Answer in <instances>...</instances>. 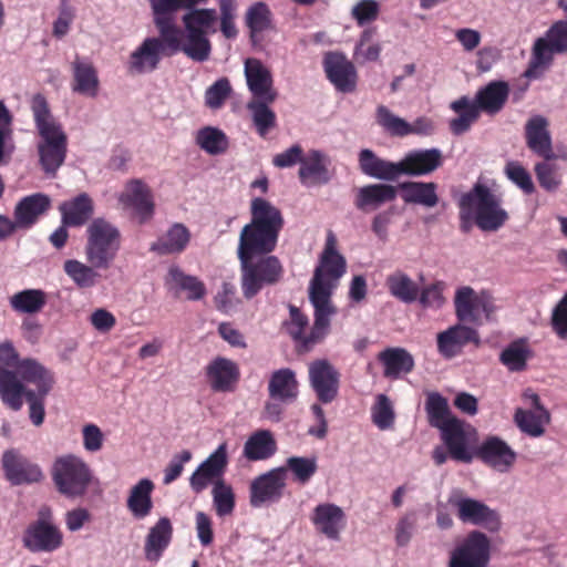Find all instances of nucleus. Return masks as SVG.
<instances>
[{"mask_svg": "<svg viewBox=\"0 0 567 567\" xmlns=\"http://www.w3.org/2000/svg\"><path fill=\"white\" fill-rule=\"evenodd\" d=\"M456 508L458 519L465 524L483 526L492 532L499 528V515L485 503L468 497L460 488H454L447 499Z\"/></svg>", "mask_w": 567, "mask_h": 567, "instance_id": "nucleus-9", "label": "nucleus"}, {"mask_svg": "<svg viewBox=\"0 0 567 567\" xmlns=\"http://www.w3.org/2000/svg\"><path fill=\"white\" fill-rule=\"evenodd\" d=\"M48 296L41 289H24L9 298L11 309L18 313L35 315L47 305Z\"/></svg>", "mask_w": 567, "mask_h": 567, "instance_id": "nucleus-43", "label": "nucleus"}, {"mask_svg": "<svg viewBox=\"0 0 567 567\" xmlns=\"http://www.w3.org/2000/svg\"><path fill=\"white\" fill-rule=\"evenodd\" d=\"M557 6L563 10L564 19L555 21L534 42V80L550 69L556 55L567 53V0H558Z\"/></svg>", "mask_w": 567, "mask_h": 567, "instance_id": "nucleus-7", "label": "nucleus"}, {"mask_svg": "<svg viewBox=\"0 0 567 567\" xmlns=\"http://www.w3.org/2000/svg\"><path fill=\"white\" fill-rule=\"evenodd\" d=\"M394 410L390 399L385 394H379L372 408V421L380 430H388L394 423Z\"/></svg>", "mask_w": 567, "mask_h": 567, "instance_id": "nucleus-58", "label": "nucleus"}, {"mask_svg": "<svg viewBox=\"0 0 567 567\" xmlns=\"http://www.w3.org/2000/svg\"><path fill=\"white\" fill-rule=\"evenodd\" d=\"M167 284L172 287L187 292L188 300H199L206 293L205 285L197 278L186 275L177 266H172L167 274Z\"/></svg>", "mask_w": 567, "mask_h": 567, "instance_id": "nucleus-47", "label": "nucleus"}, {"mask_svg": "<svg viewBox=\"0 0 567 567\" xmlns=\"http://www.w3.org/2000/svg\"><path fill=\"white\" fill-rule=\"evenodd\" d=\"M329 159L320 151L312 150L303 156L298 176L306 186H318L328 184L331 179L329 169Z\"/></svg>", "mask_w": 567, "mask_h": 567, "instance_id": "nucleus-25", "label": "nucleus"}, {"mask_svg": "<svg viewBox=\"0 0 567 567\" xmlns=\"http://www.w3.org/2000/svg\"><path fill=\"white\" fill-rule=\"evenodd\" d=\"M383 365V375L386 379L396 380L414 369V358L404 348H386L378 354Z\"/></svg>", "mask_w": 567, "mask_h": 567, "instance_id": "nucleus-32", "label": "nucleus"}, {"mask_svg": "<svg viewBox=\"0 0 567 567\" xmlns=\"http://www.w3.org/2000/svg\"><path fill=\"white\" fill-rule=\"evenodd\" d=\"M31 551H53L62 544V534L54 525H29L23 538Z\"/></svg>", "mask_w": 567, "mask_h": 567, "instance_id": "nucleus-27", "label": "nucleus"}, {"mask_svg": "<svg viewBox=\"0 0 567 567\" xmlns=\"http://www.w3.org/2000/svg\"><path fill=\"white\" fill-rule=\"evenodd\" d=\"M28 391L16 371L0 367V396L3 403L18 411L22 408V396Z\"/></svg>", "mask_w": 567, "mask_h": 567, "instance_id": "nucleus-40", "label": "nucleus"}, {"mask_svg": "<svg viewBox=\"0 0 567 567\" xmlns=\"http://www.w3.org/2000/svg\"><path fill=\"white\" fill-rule=\"evenodd\" d=\"M324 71L330 82L343 93L353 92L357 85V71L343 54L330 52L324 58Z\"/></svg>", "mask_w": 567, "mask_h": 567, "instance_id": "nucleus-21", "label": "nucleus"}, {"mask_svg": "<svg viewBox=\"0 0 567 567\" xmlns=\"http://www.w3.org/2000/svg\"><path fill=\"white\" fill-rule=\"evenodd\" d=\"M120 202L135 209L140 221L150 219L154 212V204L148 187L140 179L128 182L120 196Z\"/></svg>", "mask_w": 567, "mask_h": 567, "instance_id": "nucleus-26", "label": "nucleus"}, {"mask_svg": "<svg viewBox=\"0 0 567 567\" xmlns=\"http://www.w3.org/2000/svg\"><path fill=\"white\" fill-rule=\"evenodd\" d=\"M478 456L493 468L505 472L515 460L514 451L497 436H488L480 446Z\"/></svg>", "mask_w": 567, "mask_h": 567, "instance_id": "nucleus-28", "label": "nucleus"}, {"mask_svg": "<svg viewBox=\"0 0 567 567\" xmlns=\"http://www.w3.org/2000/svg\"><path fill=\"white\" fill-rule=\"evenodd\" d=\"M95 267L86 261L68 259L63 264L65 275L81 289L93 288L100 281L101 275Z\"/></svg>", "mask_w": 567, "mask_h": 567, "instance_id": "nucleus-45", "label": "nucleus"}, {"mask_svg": "<svg viewBox=\"0 0 567 567\" xmlns=\"http://www.w3.org/2000/svg\"><path fill=\"white\" fill-rule=\"evenodd\" d=\"M373 35L374 31L372 29H367L361 33L354 53L357 59H361L363 62L377 61L379 59L381 53V45L379 43L370 44Z\"/></svg>", "mask_w": 567, "mask_h": 567, "instance_id": "nucleus-62", "label": "nucleus"}, {"mask_svg": "<svg viewBox=\"0 0 567 567\" xmlns=\"http://www.w3.org/2000/svg\"><path fill=\"white\" fill-rule=\"evenodd\" d=\"M277 444L269 430L252 433L244 445V455L249 461H260L275 454Z\"/></svg>", "mask_w": 567, "mask_h": 567, "instance_id": "nucleus-42", "label": "nucleus"}, {"mask_svg": "<svg viewBox=\"0 0 567 567\" xmlns=\"http://www.w3.org/2000/svg\"><path fill=\"white\" fill-rule=\"evenodd\" d=\"M508 95L509 86L507 82L492 81L477 91L472 104L477 107L478 112L483 111L494 115L504 107Z\"/></svg>", "mask_w": 567, "mask_h": 567, "instance_id": "nucleus-29", "label": "nucleus"}, {"mask_svg": "<svg viewBox=\"0 0 567 567\" xmlns=\"http://www.w3.org/2000/svg\"><path fill=\"white\" fill-rule=\"evenodd\" d=\"M489 560V540L481 532H472L451 555L449 567H486Z\"/></svg>", "mask_w": 567, "mask_h": 567, "instance_id": "nucleus-13", "label": "nucleus"}, {"mask_svg": "<svg viewBox=\"0 0 567 567\" xmlns=\"http://www.w3.org/2000/svg\"><path fill=\"white\" fill-rule=\"evenodd\" d=\"M231 92V85L227 78L217 80L205 92V103L208 107L219 109Z\"/></svg>", "mask_w": 567, "mask_h": 567, "instance_id": "nucleus-61", "label": "nucleus"}, {"mask_svg": "<svg viewBox=\"0 0 567 567\" xmlns=\"http://www.w3.org/2000/svg\"><path fill=\"white\" fill-rule=\"evenodd\" d=\"M548 121L534 115V154L542 158L534 165L538 185L547 193H556L563 184V167L558 161L566 159L554 151Z\"/></svg>", "mask_w": 567, "mask_h": 567, "instance_id": "nucleus-4", "label": "nucleus"}, {"mask_svg": "<svg viewBox=\"0 0 567 567\" xmlns=\"http://www.w3.org/2000/svg\"><path fill=\"white\" fill-rule=\"evenodd\" d=\"M425 409L433 427L440 429L451 419H455L450 412L446 399L436 392L429 394Z\"/></svg>", "mask_w": 567, "mask_h": 567, "instance_id": "nucleus-54", "label": "nucleus"}, {"mask_svg": "<svg viewBox=\"0 0 567 567\" xmlns=\"http://www.w3.org/2000/svg\"><path fill=\"white\" fill-rule=\"evenodd\" d=\"M439 430L452 458L464 463L472 461L468 447L477 441V432L472 425L455 417Z\"/></svg>", "mask_w": 567, "mask_h": 567, "instance_id": "nucleus-10", "label": "nucleus"}, {"mask_svg": "<svg viewBox=\"0 0 567 567\" xmlns=\"http://www.w3.org/2000/svg\"><path fill=\"white\" fill-rule=\"evenodd\" d=\"M179 52L194 62H205L210 58L212 43L205 33L185 31Z\"/></svg>", "mask_w": 567, "mask_h": 567, "instance_id": "nucleus-49", "label": "nucleus"}, {"mask_svg": "<svg viewBox=\"0 0 567 567\" xmlns=\"http://www.w3.org/2000/svg\"><path fill=\"white\" fill-rule=\"evenodd\" d=\"M385 286L391 296L404 303H412L417 300L420 293L417 285L401 270L389 275L385 280Z\"/></svg>", "mask_w": 567, "mask_h": 567, "instance_id": "nucleus-46", "label": "nucleus"}, {"mask_svg": "<svg viewBox=\"0 0 567 567\" xmlns=\"http://www.w3.org/2000/svg\"><path fill=\"white\" fill-rule=\"evenodd\" d=\"M274 102L275 101H265L262 99H251L247 103V110L260 136H265L269 130L276 125V114L269 107V104Z\"/></svg>", "mask_w": 567, "mask_h": 567, "instance_id": "nucleus-51", "label": "nucleus"}, {"mask_svg": "<svg viewBox=\"0 0 567 567\" xmlns=\"http://www.w3.org/2000/svg\"><path fill=\"white\" fill-rule=\"evenodd\" d=\"M251 220L239 235L238 258L241 289L246 299L254 298L264 286L275 285L282 275L279 259L269 254L276 248L284 226L281 212L265 198H254Z\"/></svg>", "mask_w": 567, "mask_h": 567, "instance_id": "nucleus-1", "label": "nucleus"}, {"mask_svg": "<svg viewBox=\"0 0 567 567\" xmlns=\"http://www.w3.org/2000/svg\"><path fill=\"white\" fill-rule=\"evenodd\" d=\"M287 481V468H272L258 475L249 487V503L254 508L277 503L284 495Z\"/></svg>", "mask_w": 567, "mask_h": 567, "instance_id": "nucleus-11", "label": "nucleus"}, {"mask_svg": "<svg viewBox=\"0 0 567 567\" xmlns=\"http://www.w3.org/2000/svg\"><path fill=\"white\" fill-rule=\"evenodd\" d=\"M454 303L457 318L464 322L478 323L481 311L485 313L487 320H491L496 310L491 293L486 291L476 293L471 287L458 289Z\"/></svg>", "mask_w": 567, "mask_h": 567, "instance_id": "nucleus-12", "label": "nucleus"}, {"mask_svg": "<svg viewBox=\"0 0 567 567\" xmlns=\"http://www.w3.org/2000/svg\"><path fill=\"white\" fill-rule=\"evenodd\" d=\"M401 188L404 192L403 199L406 203L434 207L439 202L434 183L406 182L401 185Z\"/></svg>", "mask_w": 567, "mask_h": 567, "instance_id": "nucleus-50", "label": "nucleus"}, {"mask_svg": "<svg viewBox=\"0 0 567 567\" xmlns=\"http://www.w3.org/2000/svg\"><path fill=\"white\" fill-rule=\"evenodd\" d=\"M346 266L344 257L337 250L334 235L329 234L319 265L315 269L309 285V300L315 308V322L311 334L306 340L307 346L322 341L329 332L331 317L336 312L331 296L339 279L346 272Z\"/></svg>", "mask_w": 567, "mask_h": 567, "instance_id": "nucleus-2", "label": "nucleus"}, {"mask_svg": "<svg viewBox=\"0 0 567 567\" xmlns=\"http://www.w3.org/2000/svg\"><path fill=\"white\" fill-rule=\"evenodd\" d=\"M287 470H290L296 481L306 484L317 472L318 465L315 457L290 456L286 461Z\"/></svg>", "mask_w": 567, "mask_h": 567, "instance_id": "nucleus-57", "label": "nucleus"}, {"mask_svg": "<svg viewBox=\"0 0 567 567\" xmlns=\"http://www.w3.org/2000/svg\"><path fill=\"white\" fill-rule=\"evenodd\" d=\"M246 24L250 30V37L270 28L271 12L265 2H256L246 12Z\"/></svg>", "mask_w": 567, "mask_h": 567, "instance_id": "nucleus-56", "label": "nucleus"}, {"mask_svg": "<svg viewBox=\"0 0 567 567\" xmlns=\"http://www.w3.org/2000/svg\"><path fill=\"white\" fill-rule=\"evenodd\" d=\"M165 55L157 38L147 37L130 54L127 72L131 75L152 73L158 68L162 58Z\"/></svg>", "mask_w": 567, "mask_h": 567, "instance_id": "nucleus-18", "label": "nucleus"}, {"mask_svg": "<svg viewBox=\"0 0 567 567\" xmlns=\"http://www.w3.org/2000/svg\"><path fill=\"white\" fill-rule=\"evenodd\" d=\"M196 144L209 155L224 154L229 146L226 134L215 126H205L197 131Z\"/></svg>", "mask_w": 567, "mask_h": 567, "instance_id": "nucleus-52", "label": "nucleus"}, {"mask_svg": "<svg viewBox=\"0 0 567 567\" xmlns=\"http://www.w3.org/2000/svg\"><path fill=\"white\" fill-rule=\"evenodd\" d=\"M155 485L150 478H142L128 492L126 507L135 519L146 518L153 509L152 493Z\"/></svg>", "mask_w": 567, "mask_h": 567, "instance_id": "nucleus-35", "label": "nucleus"}, {"mask_svg": "<svg viewBox=\"0 0 567 567\" xmlns=\"http://www.w3.org/2000/svg\"><path fill=\"white\" fill-rule=\"evenodd\" d=\"M416 527V517L413 512L404 514L395 525V543L399 547H405L413 538Z\"/></svg>", "mask_w": 567, "mask_h": 567, "instance_id": "nucleus-64", "label": "nucleus"}, {"mask_svg": "<svg viewBox=\"0 0 567 567\" xmlns=\"http://www.w3.org/2000/svg\"><path fill=\"white\" fill-rule=\"evenodd\" d=\"M377 123L393 136H406L410 134H431L433 122L425 117H417L413 123L393 114L386 106L379 105L375 113Z\"/></svg>", "mask_w": 567, "mask_h": 567, "instance_id": "nucleus-17", "label": "nucleus"}, {"mask_svg": "<svg viewBox=\"0 0 567 567\" xmlns=\"http://www.w3.org/2000/svg\"><path fill=\"white\" fill-rule=\"evenodd\" d=\"M309 382L322 403L332 402L339 390L340 373L326 359L315 360L308 368Z\"/></svg>", "mask_w": 567, "mask_h": 567, "instance_id": "nucleus-15", "label": "nucleus"}, {"mask_svg": "<svg viewBox=\"0 0 567 567\" xmlns=\"http://www.w3.org/2000/svg\"><path fill=\"white\" fill-rule=\"evenodd\" d=\"M361 171L373 178L394 181L399 175V162L393 163L378 157L371 150H362L359 156Z\"/></svg>", "mask_w": 567, "mask_h": 567, "instance_id": "nucleus-37", "label": "nucleus"}, {"mask_svg": "<svg viewBox=\"0 0 567 567\" xmlns=\"http://www.w3.org/2000/svg\"><path fill=\"white\" fill-rule=\"evenodd\" d=\"M173 533L172 520L166 516L159 517L148 528L144 543V555L147 561L157 563L161 559L172 542Z\"/></svg>", "mask_w": 567, "mask_h": 567, "instance_id": "nucleus-24", "label": "nucleus"}, {"mask_svg": "<svg viewBox=\"0 0 567 567\" xmlns=\"http://www.w3.org/2000/svg\"><path fill=\"white\" fill-rule=\"evenodd\" d=\"M51 204V199L48 195L37 193L24 197L14 209V218L21 227H30L35 223L38 217L45 213Z\"/></svg>", "mask_w": 567, "mask_h": 567, "instance_id": "nucleus-41", "label": "nucleus"}, {"mask_svg": "<svg viewBox=\"0 0 567 567\" xmlns=\"http://www.w3.org/2000/svg\"><path fill=\"white\" fill-rule=\"evenodd\" d=\"M120 249L118 229L104 218H95L86 229L84 247L85 259L89 264L109 269Z\"/></svg>", "mask_w": 567, "mask_h": 567, "instance_id": "nucleus-5", "label": "nucleus"}, {"mask_svg": "<svg viewBox=\"0 0 567 567\" xmlns=\"http://www.w3.org/2000/svg\"><path fill=\"white\" fill-rule=\"evenodd\" d=\"M16 372L22 381L34 384L41 398L49 393L53 384L51 373L33 359L20 361L16 367Z\"/></svg>", "mask_w": 567, "mask_h": 567, "instance_id": "nucleus-38", "label": "nucleus"}, {"mask_svg": "<svg viewBox=\"0 0 567 567\" xmlns=\"http://www.w3.org/2000/svg\"><path fill=\"white\" fill-rule=\"evenodd\" d=\"M442 163L443 155L439 148L411 151L399 162V175H427L441 167Z\"/></svg>", "mask_w": 567, "mask_h": 567, "instance_id": "nucleus-20", "label": "nucleus"}, {"mask_svg": "<svg viewBox=\"0 0 567 567\" xmlns=\"http://www.w3.org/2000/svg\"><path fill=\"white\" fill-rule=\"evenodd\" d=\"M213 503L216 514L220 517L230 515L235 508V494L233 487L225 480L214 482L212 489Z\"/></svg>", "mask_w": 567, "mask_h": 567, "instance_id": "nucleus-55", "label": "nucleus"}, {"mask_svg": "<svg viewBox=\"0 0 567 567\" xmlns=\"http://www.w3.org/2000/svg\"><path fill=\"white\" fill-rule=\"evenodd\" d=\"M244 73L252 99L276 101L278 94L274 87L271 71L260 60L246 59Z\"/></svg>", "mask_w": 567, "mask_h": 567, "instance_id": "nucleus-19", "label": "nucleus"}, {"mask_svg": "<svg viewBox=\"0 0 567 567\" xmlns=\"http://www.w3.org/2000/svg\"><path fill=\"white\" fill-rule=\"evenodd\" d=\"M505 176L524 193H532V177L528 171L517 161H509L504 167Z\"/></svg>", "mask_w": 567, "mask_h": 567, "instance_id": "nucleus-59", "label": "nucleus"}, {"mask_svg": "<svg viewBox=\"0 0 567 567\" xmlns=\"http://www.w3.org/2000/svg\"><path fill=\"white\" fill-rule=\"evenodd\" d=\"M207 377L214 391L229 392L239 379V370L234 361L219 357L207 367Z\"/></svg>", "mask_w": 567, "mask_h": 567, "instance_id": "nucleus-30", "label": "nucleus"}, {"mask_svg": "<svg viewBox=\"0 0 567 567\" xmlns=\"http://www.w3.org/2000/svg\"><path fill=\"white\" fill-rule=\"evenodd\" d=\"M396 194V188L393 185L369 184L359 188L354 205L363 213L373 212L382 205L394 200Z\"/></svg>", "mask_w": 567, "mask_h": 567, "instance_id": "nucleus-31", "label": "nucleus"}, {"mask_svg": "<svg viewBox=\"0 0 567 567\" xmlns=\"http://www.w3.org/2000/svg\"><path fill=\"white\" fill-rule=\"evenodd\" d=\"M64 226L78 227L84 225L94 213L92 198L82 193L74 198L63 202L59 206Z\"/></svg>", "mask_w": 567, "mask_h": 567, "instance_id": "nucleus-34", "label": "nucleus"}, {"mask_svg": "<svg viewBox=\"0 0 567 567\" xmlns=\"http://www.w3.org/2000/svg\"><path fill=\"white\" fill-rule=\"evenodd\" d=\"M51 474L58 492L69 498L84 496L93 481L89 464L73 454L58 457Z\"/></svg>", "mask_w": 567, "mask_h": 567, "instance_id": "nucleus-6", "label": "nucleus"}, {"mask_svg": "<svg viewBox=\"0 0 567 567\" xmlns=\"http://www.w3.org/2000/svg\"><path fill=\"white\" fill-rule=\"evenodd\" d=\"M527 350L518 342H514L501 353V362L511 371L525 369L527 362Z\"/></svg>", "mask_w": 567, "mask_h": 567, "instance_id": "nucleus-60", "label": "nucleus"}, {"mask_svg": "<svg viewBox=\"0 0 567 567\" xmlns=\"http://www.w3.org/2000/svg\"><path fill=\"white\" fill-rule=\"evenodd\" d=\"M72 70L73 91L87 97H95L99 93L100 81L94 65L76 56L72 63Z\"/></svg>", "mask_w": 567, "mask_h": 567, "instance_id": "nucleus-36", "label": "nucleus"}, {"mask_svg": "<svg viewBox=\"0 0 567 567\" xmlns=\"http://www.w3.org/2000/svg\"><path fill=\"white\" fill-rule=\"evenodd\" d=\"M154 24L158 31L157 40L163 47V52L171 56L181 51L183 32L174 21V18H156Z\"/></svg>", "mask_w": 567, "mask_h": 567, "instance_id": "nucleus-44", "label": "nucleus"}, {"mask_svg": "<svg viewBox=\"0 0 567 567\" xmlns=\"http://www.w3.org/2000/svg\"><path fill=\"white\" fill-rule=\"evenodd\" d=\"M190 233L186 226L176 223L151 245V251L158 255H172L182 252L188 245Z\"/></svg>", "mask_w": 567, "mask_h": 567, "instance_id": "nucleus-39", "label": "nucleus"}, {"mask_svg": "<svg viewBox=\"0 0 567 567\" xmlns=\"http://www.w3.org/2000/svg\"><path fill=\"white\" fill-rule=\"evenodd\" d=\"M451 109L460 115L450 121V130L454 135H461L470 130L472 124L477 121L480 112L472 104L467 96H462L451 103Z\"/></svg>", "mask_w": 567, "mask_h": 567, "instance_id": "nucleus-48", "label": "nucleus"}, {"mask_svg": "<svg viewBox=\"0 0 567 567\" xmlns=\"http://www.w3.org/2000/svg\"><path fill=\"white\" fill-rule=\"evenodd\" d=\"M463 198H470V207L475 214V224L484 231H495L507 219V213L501 207L498 199L488 187L480 183L464 193Z\"/></svg>", "mask_w": 567, "mask_h": 567, "instance_id": "nucleus-8", "label": "nucleus"}, {"mask_svg": "<svg viewBox=\"0 0 567 567\" xmlns=\"http://www.w3.org/2000/svg\"><path fill=\"white\" fill-rule=\"evenodd\" d=\"M30 109L39 135L37 150L40 166L48 176L55 177L66 157L68 135L52 115L42 94L32 96Z\"/></svg>", "mask_w": 567, "mask_h": 567, "instance_id": "nucleus-3", "label": "nucleus"}, {"mask_svg": "<svg viewBox=\"0 0 567 567\" xmlns=\"http://www.w3.org/2000/svg\"><path fill=\"white\" fill-rule=\"evenodd\" d=\"M228 464L227 444L221 443L189 477V485L195 493H200L223 475Z\"/></svg>", "mask_w": 567, "mask_h": 567, "instance_id": "nucleus-16", "label": "nucleus"}, {"mask_svg": "<svg viewBox=\"0 0 567 567\" xmlns=\"http://www.w3.org/2000/svg\"><path fill=\"white\" fill-rule=\"evenodd\" d=\"M550 326L560 340H567V291L551 311Z\"/></svg>", "mask_w": 567, "mask_h": 567, "instance_id": "nucleus-63", "label": "nucleus"}, {"mask_svg": "<svg viewBox=\"0 0 567 567\" xmlns=\"http://www.w3.org/2000/svg\"><path fill=\"white\" fill-rule=\"evenodd\" d=\"M2 467L8 481L14 485L35 483L43 477L38 465L30 463L14 450H8L3 453Z\"/></svg>", "mask_w": 567, "mask_h": 567, "instance_id": "nucleus-23", "label": "nucleus"}, {"mask_svg": "<svg viewBox=\"0 0 567 567\" xmlns=\"http://www.w3.org/2000/svg\"><path fill=\"white\" fill-rule=\"evenodd\" d=\"M436 341L439 353L445 359H452L458 355L467 343L480 344V336L467 326L455 324L440 332Z\"/></svg>", "mask_w": 567, "mask_h": 567, "instance_id": "nucleus-22", "label": "nucleus"}, {"mask_svg": "<svg viewBox=\"0 0 567 567\" xmlns=\"http://www.w3.org/2000/svg\"><path fill=\"white\" fill-rule=\"evenodd\" d=\"M268 396L281 401H296L299 395V382L296 372L290 368H281L270 373Z\"/></svg>", "mask_w": 567, "mask_h": 567, "instance_id": "nucleus-33", "label": "nucleus"}, {"mask_svg": "<svg viewBox=\"0 0 567 567\" xmlns=\"http://www.w3.org/2000/svg\"><path fill=\"white\" fill-rule=\"evenodd\" d=\"M311 523L318 534L338 543L347 528V515L343 508L334 503H321L313 508Z\"/></svg>", "mask_w": 567, "mask_h": 567, "instance_id": "nucleus-14", "label": "nucleus"}, {"mask_svg": "<svg viewBox=\"0 0 567 567\" xmlns=\"http://www.w3.org/2000/svg\"><path fill=\"white\" fill-rule=\"evenodd\" d=\"M216 21V11L214 9H192L183 17L185 31L192 33H205Z\"/></svg>", "mask_w": 567, "mask_h": 567, "instance_id": "nucleus-53", "label": "nucleus"}]
</instances>
